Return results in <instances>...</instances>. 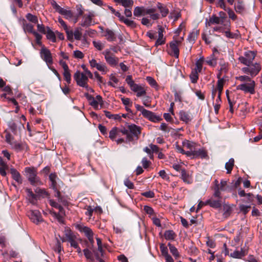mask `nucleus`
Segmentation results:
<instances>
[{"mask_svg": "<svg viewBox=\"0 0 262 262\" xmlns=\"http://www.w3.org/2000/svg\"><path fill=\"white\" fill-rule=\"evenodd\" d=\"M82 67L84 70V73L76 72L74 75V78L78 85L88 89V77L92 78L93 74L90 71L86 69V67Z\"/></svg>", "mask_w": 262, "mask_h": 262, "instance_id": "1", "label": "nucleus"}, {"mask_svg": "<svg viewBox=\"0 0 262 262\" xmlns=\"http://www.w3.org/2000/svg\"><path fill=\"white\" fill-rule=\"evenodd\" d=\"M25 171L29 181L32 185L39 186L43 184L40 178L37 176L36 168L34 167H26Z\"/></svg>", "mask_w": 262, "mask_h": 262, "instance_id": "2", "label": "nucleus"}, {"mask_svg": "<svg viewBox=\"0 0 262 262\" xmlns=\"http://www.w3.org/2000/svg\"><path fill=\"white\" fill-rule=\"evenodd\" d=\"M49 202V204L52 207L57 208L59 210V212L58 213L55 211H52L51 212L52 214L57 220V221L60 223H63V216L65 215V212L63 208L60 205L58 204V203L53 200H50Z\"/></svg>", "mask_w": 262, "mask_h": 262, "instance_id": "3", "label": "nucleus"}, {"mask_svg": "<svg viewBox=\"0 0 262 262\" xmlns=\"http://www.w3.org/2000/svg\"><path fill=\"white\" fill-rule=\"evenodd\" d=\"M85 97L89 101V104L95 110H98L102 107L103 101L101 96L97 95L95 98L88 93L84 94Z\"/></svg>", "mask_w": 262, "mask_h": 262, "instance_id": "4", "label": "nucleus"}, {"mask_svg": "<svg viewBox=\"0 0 262 262\" xmlns=\"http://www.w3.org/2000/svg\"><path fill=\"white\" fill-rule=\"evenodd\" d=\"M255 82L254 80H250V82H244L238 84L236 86V89L241 90L245 93L254 94L255 91Z\"/></svg>", "mask_w": 262, "mask_h": 262, "instance_id": "5", "label": "nucleus"}, {"mask_svg": "<svg viewBox=\"0 0 262 262\" xmlns=\"http://www.w3.org/2000/svg\"><path fill=\"white\" fill-rule=\"evenodd\" d=\"M62 242H68L70 243L71 247H76L78 243V238L76 235L69 229L64 231V237L61 238Z\"/></svg>", "mask_w": 262, "mask_h": 262, "instance_id": "6", "label": "nucleus"}, {"mask_svg": "<svg viewBox=\"0 0 262 262\" xmlns=\"http://www.w3.org/2000/svg\"><path fill=\"white\" fill-rule=\"evenodd\" d=\"M256 56V52L252 51H248L244 53V56L239 57L241 63L245 66H250Z\"/></svg>", "mask_w": 262, "mask_h": 262, "instance_id": "7", "label": "nucleus"}, {"mask_svg": "<svg viewBox=\"0 0 262 262\" xmlns=\"http://www.w3.org/2000/svg\"><path fill=\"white\" fill-rule=\"evenodd\" d=\"M52 5L54 9L56 10L60 14L63 15L66 19H70L73 18V14L72 11L70 10H67L61 8L55 2H54Z\"/></svg>", "mask_w": 262, "mask_h": 262, "instance_id": "8", "label": "nucleus"}, {"mask_svg": "<svg viewBox=\"0 0 262 262\" xmlns=\"http://www.w3.org/2000/svg\"><path fill=\"white\" fill-rule=\"evenodd\" d=\"M40 55L41 59L45 61L48 65L53 63L52 54L50 51L47 48L45 47L41 48L40 51Z\"/></svg>", "mask_w": 262, "mask_h": 262, "instance_id": "9", "label": "nucleus"}, {"mask_svg": "<svg viewBox=\"0 0 262 262\" xmlns=\"http://www.w3.org/2000/svg\"><path fill=\"white\" fill-rule=\"evenodd\" d=\"M28 216L31 221L36 224H38L43 221L41 213L38 210H30L28 211Z\"/></svg>", "mask_w": 262, "mask_h": 262, "instance_id": "10", "label": "nucleus"}, {"mask_svg": "<svg viewBox=\"0 0 262 262\" xmlns=\"http://www.w3.org/2000/svg\"><path fill=\"white\" fill-rule=\"evenodd\" d=\"M128 129L129 130V134H130L132 136L133 140H134V138L138 140L141 133V127L136 125V124H132L128 125Z\"/></svg>", "mask_w": 262, "mask_h": 262, "instance_id": "11", "label": "nucleus"}, {"mask_svg": "<svg viewBox=\"0 0 262 262\" xmlns=\"http://www.w3.org/2000/svg\"><path fill=\"white\" fill-rule=\"evenodd\" d=\"M183 145L184 148L189 149L185 152V154L188 157H191V151L193 152V150H194L196 147V144L193 142L186 140L183 142Z\"/></svg>", "mask_w": 262, "mask_h": 262, "instance_id": "12", "label": "nucleus"}, {"mask_svg": "<svg viewBox=\"0 0 262 262\" xmlns=\"http://www.w3.org/2000/svg\"><path fill=\"white\" fill-rule=\"evenodd\" d=\"M180 43L179 41H173L170 43L169 48L170 51L169 54L171 55L174 56L176 58H178L179 55V49L178 48V45Z\"/></svg>", "mask_w": 262, "mask_h": 262, "instance_id": "13", "label": "nucleus"}, {"mask_svg": "<svg viewBox=\"0 0 262 262\" xmlns=\"http://www.w3.org/2000/svg\"><path fill=\"white\" fill-rule=\"evenodd\" d=\"M130 89L132 91L136 93V95L138 97L144 96L146 94V90L144 86L136 83L133 85V86L130 88Z\"/></svg>", "mask_w": 262, "mask_h": 262, "instance_id": "14", "label": "nucleus"}, {"mask_svg": "<svg viewBox=\"0 0 262 262\" xmlns=\"http://www.w3.org/2000/svg\"><path fill=\"white\" fill-rule=\"evenodd\" d=\"M260 67H245L243 68V71L252 77L256 76L260 71Z\"/></svg>", "mask_w": 262, "mask_h": 262, "instance_id": "15", "label": "nucleus"}, {"mask_svg": "<svg viewBox=\"0 0 262 262\" xmlns=\"http://www.w3.org/2000/svg\"><path fill=\"white\" fill-rule=\"evenodd\" d=\"M143 116L153 122H158L162 120L160 116L148 110H147Z\"/></svg>", "mask_w": 262, "mask_h": 262, "instance_id": "16", "label": "nucleus"}, {"mask_svg": "<svg viewBox=\"0 0 262 262\" xmlns=\"http://www.w3.org/2000/svg\"><path fill=\"white\" fill-rule=\"evenodd\" d=\"M105 58L108 64L111 65H116L117 63L118 59L112 54L108 50H106L103 52Z\"/></svg>", "mask_w": 262, "mask_h": 262, "instance_id": "17", "label": "nucleus"}, {"mask_svg": "<svg viewBox=\"0 0 262 262\" xmlns=\"http://www.w3.org/2000/svg\"><path fill=\"white\" fill-rule=\"evenodd\" d=\"M6 141L11 145L13 148L19 149L21 148L20 144L14 141L13 137L10 133L7 132L6 135Z\"/></svg>", "mask_w": 262, "mask_h": 262, "instance_id": "18", "label": "nucleus"}, {"mask_svg": "<svg viewBox=\"0 0 262 262\" xmlns=\"http://www.w3.org/2000/svg\"><path fill=\"white\" fill-rule=\"evenodd\" d=\"M191 157H190L191 158H195L198 157H200L201 158H205L207 155V152L206 150L203 148H199L198 149L196 147H195V149L194 150H193V152L191 151Z\"/></svg>", "mask_w": 262, "mask_h": 262, "instance_id": "19", "label": "nucleus"}, {"mask_svg": "<svg viewBox=\"0 0 262 262\" xmlns=\"http://www.w3.org/2000/svg\"><path fill=\"white\" fill-rule=\"evenodd\" d=\"M202 67H196L194 69L192 70L191 73L190 75V78L192 83H195L198 80V73L202 71Z\"/></svg>", "mask_w": 262, "mask_h": 262, "instance_id": "20", "label": "nucleus"}, {"mask_svg": "<svg viewBox=\"0 0 262 262\" xmlns=\"http://www.w3.org/2000/svg\"><path fill=\"white\" fill-rule=\"evenodd\" d=\"M103 36H104L108 41H114L116 39V36L114 32L108 28L103 31Z\"/></svg>", "mask_w": 262, "mask_h": 262, "instance_id": "21", "label": "nucleus"}, {"mask_svg": "<svg viewBox=\"0 0 262 262\" xmlns=\"http://www.w3.org/2000/svg\"><path fill=\"white\" fill-rule=\"evenodd\" d=\"M218 17H220L221 20V24L224 25L225 29H229L230 27V22L229 20H226V14L223 11H220L219 13Z\"/></svg>", "mask_w": 262, "mask_h": 262, "instance_id": "22", "label": "nucleus"}, {"mask_svg": "<svg viewBox=\"0 0 262 262\" xmlns=\"http://www.w3.org/2000/svg\"><path fill=\"white\" fill-rule=\"evenodd\" d=\"M26 191L27 193V198L29 202L33 205H36L38 198L37 195L33 193L31 189L27 188Z\"/></svg>", "mask_w": 262, "mask_h": 262, "instance_id": "23", "label": "nucleus"}, {"mask_svg": "<svg viewBox=\"0 0 262 262\" xmlns=\"http://www.w3.org/2000/svg\"><path fill=\"white\" fill-rule=\"evenodd\" d=\"M76 227L80 232L84 233L86 237L94 234L92 229L88 227L81 225H77Z\"/></svg>", "mask_w": 262, "mask_h": 262, "instance_id": "24", "label": "nucleus"}, {"mask_svg": "<svg viewBox=\"0 0 262 262\" xmlns=\"http://www.w3.org/2000/svg\"><path fill=\"white\" fill-rule=\"evenodd\" d=\"M10 173L12 178L19 184L23 182V180L19 172L14 168H11Z\"/></svg>", "mask_w": 262, "mask_h": 262, "instance_id": "25", "label": "nucleus"}, {"mask_svg": "<svg viewBox=\"0 0 262 262\" xmlns=\"http://www.w3.org/2000/svg\"><path fill=\"white\" fill-rule=\"evenodd\" d=\"M164 29L160 27L158 29V38L155 43L156 46H158L165 43V38L163 37Z\"/></svg>", "mask_w": 262, "mask_h": 262, "instance_id": "26", "label": "nucleus"}, {"mask_svg": "<svg viewBox=\"0 0 262 262\" xmlns=\"http://www.w3.org/2000/svg\"><path fill=\"white\" fill-rule=\"evenodd\" d=\"M179 116L180 120L186 123L192 120V117L190 114L184 111H181L179 113Z\"/></svg>", "mask_w": 262, "mask_h": 262, "instance_id": "27", "label": "nucleus"}, {"mask_svg": "<svg viewBox=\"0 0 262 262\" xmlns=\"http://www.w3.org/2000/svg\"><path fill=\"white\" fill-rule=\"evenodd\" d=\"M92 17L93 15L91 13H89V14H85L80 24L81 26L82 27H87L90 26L92 23Z\"/></svg>", "mask_w": 262, "mask_h": 262, "instance_id": "28", "label": "nucleus"}, {"mask_svg": "<svg viewBox=\"0 0 262 262\" xmlns=\"http://www.w3.org/2000/svg\"><path fill=\"white\" fill-rule=\"evenodd\" d=\"M206 204L214 208H221L222 206V202L220 200H214L212 198L206 201Z\"/></svg>", "mask_w": 262, "mask_h": 262, "instance_id": "29", "label": "nucleus"}, {"mask_svg": "<svg viewBox=\"0 0 262 262\" xmlns=\"http://www.w3.org/2000/svg\"><path fill=\"white\" fill-rule=\"evenodd\" d=\"M157 7L160 10L162 17H166L168 15L169 10L165 5L162 3H158Z\"/></svg>", "mask_w": 262, "mask_h": 262, "instance_id": "30", "label": "nucleus"}, {"mask_svg": "<svg viewBox=\"0 0 262 262\" xmlns=\"http://www.w3.org/2000/svg\"><path fill=\"white\" fill-rule=\"evenodd\" d=\"M114 1L121 4L125 8H132L134 4L133 0H114Z\"/></svg>", "mask_w": 262, "mask_h": 262, "instance_id": "31", "label": "nucleus"}, {"mask_svg": "<svg viewBox=\"0 0 262 262\" xmlns=\"http://www.w3.org/2000/svg\"><path fill=\"white\" fill-rule=\"evenodd\" d=\"M57 176L55 173H51L49 176V179L51 182V187L54 189L55 192H56L57 191H58L57 189Z\"/></svg>", "mask_w": 262, "mask_h": 262, "instance_id": "32", "label": "nucleus"}, {"mask_svg": "<svg viewBox=\"0 0 262 262\" xmlns=\"http://www.w3.org/2000/svg\"><path fill=\"white\" fill-rule=\"evenodd\" d=\"M120 133L119 128L117 127H114L110 130L109 133V138L113 141L115 140L116 137L120 136Z\"/></svg>", "mask_w": 262, "mask_h": 262, "instance_id": "33", "label": "nucleus"}, {"mask_svg": "<svg viewBox=\"0 0 262 262\" xmlns=\"http://www.w3.org/2000/svg\"><path fill=\"white\" fill-rule=\"evenodd\" d=\"M219 52L217 50L214 51L213 54L209 57L207 58L205 61V63L208 64L209 66H213L217 64L216 61V58L215 57V54H218Z\"/></svg>", "mask_w": 262, "mask_h": 262, "instance_id": "34", "label": "nucleus"}, {"mask_svg": "<svg viewBox=\"0 0 262 262\" xmlns=\"http://www.w3.org/2000/svg\"><path fill=\"white\" fill-rule=\"evenodd\" d=\"M119 131L120 134H122L123 135L126 136V141L128 142H132L133 141V139L132 138V136H131V134H129V130L127 128H126L125 127H123L122 128H119Z\"/></svg>", "mask_w": 262, "mask_h": 262, "instance_id": "35", "label": "nucleus"}, {"mask_svg": "<svg viewBox=\"0 0 262 262\" xmlns=\"http://www.w3.org/2000/svg\"><path fill=\"white\" fill-rule=\"evenodd\" d=\"M23 29L25 32H27L32 34L35 32V31L34 30L33 26L31 24L27 23L25 19L23 20Z\"/></svg>", "mask_w": 262, "mask_h": 262, "instance_id": "36", "label": "nucleus"}, {"mask_svg": "<svg viewBox=\"0 0 262 262\" xmlns=\"http://www.w3.org/2000/svg\"><path fill=\"white\" fill-rule=\"evenodd\" d=\"M235 11L240 14H242L245 11L244 5L242 1H238L234 6Z\"/></svg>", "mask_w": 262, "mask_h": 262, "instance_id": "37", "label": "nucleus"}, {"mask_svg": "<svg viewBox=\"0 0 262 262\" xmlns=\"http://www.w3.org/2000/svg\"><path fill=\"white\" fill-rule=\"evenodd\" d=\"M221 24V20H220V17L216 16L215 15H212L210 18L207 23V24L209 26H210L213 24Z\"/></svg>", "mask_w": 262, "mask_h": 262, "instance_id": "38", "label": "nucleus"}, {"mask_svg": "<svg viewBox=\"0 0 262 262\" xmlns=\"http://www.w3.org/2000/svg\"><path fill=\"white\" fill-rule=\"evenodd\" d=\"M199 32L197 30H194L192 32L189 33L188 36L187 40L190 43H193L198 37Z\"/></svg>", "mask_w": 262, "mask_h": 262, "instance_id": "39", "label": "nucleus"}, {"mask_svg": "<svg viewBox=\"0 0 262 262\" xmlns=\"http://www.w3.org/2000/svg\"><path fill=\"white\" fill-rule=\"evenodd\" d=\"M46 33L47 38L51 40L53 42H55L56 39V34L53 32L49 28H48V30Z\"/></svg>", "mask_w": 262, "mask_h": 262, "instance_id": "40", "label": "nucleus"}, {"mask_svg": "<svg viewBox=\"0 0 262 262\" xmlns=\"http://www.w3.org/2000/svg\"><path fill=\"white\" fill-rule=\"evenodd\" d=\"M246 254L245 251L242 249L241 251H235L230 254V256L235 258H242Z\"/></svg>", "mask_w": 262, "mask_h": 262, "instance_id": "41", "label": "nucleus"}, {"mask_svg": "<svg viewBox=\"0 0 262 262\" xmlns=\"http://www.w3.org/2000/svg\"><path fill=\"white\" fill-rule=\"evenodd\" d=\"M63 67V76L65 80L68 83H70L71 82V74L70 73V70L69 69V67Z\"/></svg>", "mask_w": 262, "mask_h": 262, "instance_id": "42", "label": "nucleus"}, {"mask_svg": "<svg viewBox=\"0 0 262 262\" xmlns=\"http://www.w3.org/2000/svg\"><path fill=\"white\" fill-rule=\"evenodd\" d=\"M164 236L167 240H173L176 237V234L173 231L169 230L165 232Z\"/></svg>", "mask_w": 262, "mask_h": 262, "instance_id": "43", "label": "nucleus"}, {"mask_svg": "<svg viewBox=\"0 0 262 262\" xmlns=\"http://www.w3.org/2000/svg\"><path fill=\"white\" fill-rule=\"evenodd\" d=\"M234 160L233 158L229 159L228 162L225 164V168L227 173H230L234 166Z\"/></svg>", "mask_w": 262, "mask_h": 262, "instance_id": "44", "label": "nucleus"}, {"mask_svg": "<svg viewBox=\"0 0 262 262\" xmlns=\"http://www.w3.org/2000/svg\"><path fill=\"white\" fill-rule=\"evenodd\" d=\"M121 22L124 23L127 27H129L131 28H135L137 27V25L135 22H134L133 20L126 18L125 17H124L123 19L121 21Z\"/></svg>", "mask_w": 262, "mask_h": 262, "instance_id": "45", "label": "nucleus"}, {"mask_svg": "<svg viewBox=\"0 0 262 262\" xmlns=\"http://www.w3.org/2000/svg\"><path fill=\"white\" fill-rule=\"evenodd\" d=\"M181 178L183 181L188 184L191 183L189 175L186 172V170L184 169L181 170Z\"/></svg>", "mask_w": 262, "mask_h": 262, "instance_id": "46", "label": "nucleus"}, {"mask_svg": "<svg viewBox=\"0 0 262 262\" xmlns=\"http://www.w3.org/2000/svg\"><path fill=\"white\" fill-rule=\"evenodd\" d=\"M168 246L169 247V250L173 256L177 259L179 257V253L178 249L172 244L168 243Z\"/></svg>", "mask_w": 262, "mask_h": 262, "instance_id": "47", "label": "nucleus"}, {"mask_svg": "<svg viewBox=\"0 0 262 262\" xmlns=\"http://www.w3.org/2000/svg\"><path fill=\"white\" fill-rule=\"evenodd\" d=\"M55 196L58 199V201L63 205L67 206L68 204V201L63 197L61 196L59 191H57L55 193Z\"/></svg>", "mask_w": 262, "mask_h": 262, "instance_id": "48", "label": "nucleus"}, {"mask_svg": "<svg viewBox=\"0 0 262 262\" xmlns=\"http://www.w3.org/2000/svg\"><path fill=\"white\" fill-rule=\"evenodd\" d=\"M83 251L86 258L91 262H94V259L91 251L88 249H84Z\"/></svg>", "mask_w": 262, "mask_h": 262, "instance_id": "49", "label": "nucleus"}, {"mask_svg": "<svg viewBox=\"0 0 262 262\" xmlns=\"http://www.w3.org/2000/svg\"><path fill=\"white\" fill-rule=\"evenodd\" d=\"M27 20L32 23H38V18L36 15H33L31 13H27L26 15Z\"/></svg>", "mask_w": 262, "mask_h": 262, "instance_id": "50", "label": "nucleus"}, {"mask_svg": "<svg viewBox=\"0 0 262 262\" xmlns=\"http://www.w3.org/2000/svg\"><path fill=\"white\" fill-rule=\"evenodd\" d=\"M144 11L143 7H136L134 10V15L136 17H139L143 15Z\"/></svg>", "mask_w": 262, "mask_h": 262, "instance_id": "51", "label": "nucleus"}, {"mask_svg": "<svg viewBox=\"0 0 262 262\" xmlns=\"http://www.w3.org/2000/svg\"><path fill=\"white\" fill-rule=\"evenodd\" d=\"M224 83V80L223 78H220L217 81L216 88L215 89L217 90L218 93H222L223 89Z\"/></svg>", "mask_w": 262, "mask_h": 262, "instance_id": "52", "label": "nucleus"}, {"mask_svg": "<svg viewBox=\"0 0 262 262\" xmlns=\"http://www.w3.org/2000/svg\"><path fill=\"white\" fill-rule=\"evenodd\" d=\"M110 81L108 82V84L113 86L115 87L116 84L118 82V79L115 76V75L113 74H112L110 76Z\"/></svg>", "mask_w": 262, "mask_h": 262, "instance_id": "53", "label": "nucleus"}, {"mask_svg": "<svg viewBox=\"0 0 262 262\" xmlns=\"http://www.w3.org/2000/svg\"><path fill=\"white\" fill-rule=\"evenodd\" d=\"M225 11L228 12L229 17L231 19L235 20L237 18V16L233 12V11H232L230 8H227Z\"/></svg>", "mask_w": 262, "mask_h": 262, "instance_id": "54", "label": "nucleus"}, {"mask_svg": "<svg viewBox=\"0 0 262 262\" xmlns=\"http://www.w3.org/2000/svg\"><path fill=\"white\" fill-rule=\"evenodd\" d=\"M81 28H76L74 32V38L76 40H80L81 38L82 33L81 32Z\"/></svg>", "mask_w": 262, "mask_h": 262, "instance_id": "55", "label": "nucleus"}, {"mask_svg": "<svg viewBox=\"0 0 262 262\" xmlns=\"http://www.w3.org/2000/svg\"><path fill=\"white\" fill-rule=\"evenodd\" d=\"M93 44L94 46L99 51L102 50L104 47V44L99 41H93Z\"/></svg>", "mask_w": 262, "mask_h": 262, "instance_id": "56", "label": "nucleus"}, {"mask_svg": "<svg viewBox=\"0 0 262 262\" xmlns=\"http://www.w3.org/2000/svg\"><path fill=\"white\" fill-rule=\"evenodd\" d=\"M97 244L98 245V251L101 253V256L103 255V250L102 249V242L100 238H96Z\"/></svg>", "mask_w": 262, "mask_h": 262, "instance_id": "57", "label": "nucleus"}, {"mask_svg": "<svg viewBox=\"0 0 262 262\" xmlns=\"http://www.w3.org/2000/svg\"><path fill=\"white\" fill-rule=\"evenodd\" d=\"M146 80L151 86L155 87L158 86L156 81L152 77L147 76Z\"/></svg>", "mask_w": 262, "mask_h": 262, "instance_id": "58", "label": "nucleus"}, {"mask_svg": "<svg viewBox=\"0 0 262 262\" xmlns=\"http://www.w3.org/2000/svg\"><path fill=\"white\" fill-rule=\"evenodd\" d=\"M239 207L240 211L245 214L249 211V209L251 208V206L240 205Z\"/></svg>", "mask_w": 262, "mask_h": 262, "instance_id": "59", "label": "nucleus"}, {"mask_svg": "<svg viewBox=\"0 0 262 262\" xmlns=\"http://www.w3.org/2000/svg\"><path fill=\"white\" fill-rule=\"evenodd\" d=\"M68 40L72 41L73 39L74 32L72 30H70L69 28H67V30H64Z\"/></svg>", "mask_w": 262, "mask_h": 262, "instance_id": "60", "label": "nucleus"}, {"mask_svg": "<svg viewBox=\"0 0 262 262\" xmlns=\"http://www.w3.org/2000/svg\"><path fill=\"white\" fill-rule=\"evenodd\" d=\"M216 5L217 7H220L224 10H226V6L225 0H217Z\"/></svg>", "mask_w": 262, "mask_h": 262, "instance_id": "61", "label": "nucleus"}, {"mask_svg": "<svg viewBox=\"0 0 262 262\" xmlns=\"http://www.w3.org/2000/svg\"><path fill=\"white\" fill-rule=\"evenodd\" d=\"M254 196L252 193H248L247 194L245 199H243L242 201L246 203H251L253 201Z\"/></svg>", "mask_w": 262, "mask_h": 262, "instance_id": "62", "label": "nucleus"}, {"mask_svg": "<svg viewBox=\"0 0 262 262\" xmlns=\"http://www.w3.org/2000/svg\"><path fill=\"white\" fill-rule=\"evenodd\" d=\"M237 79L243 83L250 82V80H252L249 77L247 76H241L237 77Z\"/></svg>", "mask_w": 262, "mask_h": 262, "instance_id": "63", "label": "nucleus"}, {"mask_svg": "<svg viewBox=\"0 0 262 262\" xmlns=\"http://www.w3.org/2000/svg\"><path fill=\"white\" fill-rule=\"evenodd\" d=\"M159 176L164 180L169 181V177L166 174L165 171L164 170H160L159 172Z\"/></svg>", "mask_w": 262, "mask_h": 262, "instance_id": "64", "label": "nucleus"}]
</instances>
